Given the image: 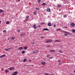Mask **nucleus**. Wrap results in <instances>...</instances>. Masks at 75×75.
Here are the masks:
<instances>
[{
  "label": "nucleus",
  "mask_w": 75,
  "mask_h": 75,
  "mask_svg": "<svg viewBox=\"0 0 75 75\" xmlns=\"http://www.w3.org/2000/svg\"><path fill=\"white\" fill-rule=\"evenodd\" d=\"M1 71H4V69L3 68L1 69Z\"/></svg>",
  "instance_id": "c9c22d12"
},
{
  "label": "nucleus",
  "mask_w": 75,
  "mask_h": 75,
  "mask_svg": "<svg viewBox=\"0 0 75 75\" xmlns=\"http://www.w3.org/2000/svg\"><path fill=\"white\" fill-rule=\"evenodd\" d=\"M47 25L49 27H51V23L50 22H49L48 23Z\"/></svg>",
  "instance_id": "6e6552de"
},
{
  "label": "nucleus",
  "mask_w": 75,
  "mask_h": 75,
  "mask_svg": "<svg viewBox=\"0 0 75 75\" xmlns=\"http://www.w3.org/2000/svg\"><path fill=\"white\" fill-rule=\"evenodd\" d=\"M5 50L6 51H8V49H5Z\"/></svg>",
  "instance_id": "c756f323"
},
{
  "label": "nucleus",
  "mask_w": 75,
  "mask_h": 75,
  "mask_svg": "<svg viewBox=\"0 0 75 75\" xmlns=\"http://www.w3.org/2000/svg\"><path fill=\"white\" fill-rule=\"evenodd\" d=\"M59 30L58 29H57V30H56V31H58Z\"/></svg>",
  "instance_id": "3c124183"
},
{
  "label": "nucleus",
  "mask_w": 75,
  "mask_h": 75,
  "mask_svg": "<svg viewBox=\"0 0 75 75\" xmlns=\"http://www.w3.org/2000/svg\"><path fill=\"white\" fill-rule=\"evenodd\" d=\"M65 28H67V27H65Z\"/></svg>",
  "instance_id": "052dcab7"
},
{
  "label": "nucleus",
  "mask_w": 75,
  "mask_h": 75,
  "mask_svg": "<svg viewBox=\"0 0 75 75\" xmlns=\"http://www.w3.org/2000/svg\"><path fill=\"white\" fill-rule=\"evenodd\" d=\"M3 33H6V30H4L3 31Z\"/></svg>",
  "instance_id": "2f4dec72"
},
{
  "label": "nucleus",
  "mask_w": 75,
  "mask_h": 75,
  "mask_svg": "<svg viewBox=\"0 0 75 75\" xmlns=\"http://www.w3.org/2000/svg\"><path fill=\"white\" fill-rule=\"evenodd\" d=\"M74 73H75V70L74 71Z\"/></svg>",
  "instance_id": "6e6d98bb"
},
{
  "label": "nucleus",
  "mask_w": 75,
  "mask_h": 75,
  "mask_svg": "<svg viewBox=\"0 0 75 75\" xmlns=\"http://www.w3.org/2000/svg\"><path fill=\"white\" fill-rule=\"evenodd\" d=\"M27 61V59H25L23 60V62H25V61Z\"/></svg>",
  "instance_id": "aec40b11"
},
{
  "label": "nucleus",
  "mask_w": 75,
  "mask_h": 75,
  "mask_svg": "<svg viewBox=\"0 0 75 75\" xmlns=\"http://www.w3.org/2000/svg\"><path fill=\"white\" fill-rule=\"evenodd\" d=\"M50 52H55V50H50Z\"/></svg>",
  "instance_id": "f3484780"
},
{
  "label": "nucleus",
  "mask_w": 75,
  "mask_h": 75,
  "mask_svg": "<svg viewBox=\"0 0 75 75\" xmlns=\"http://www.w3.org/2000/svg\"><path fill=\"white\" fill-rule=\"evenodd\" d=\"M46 11L47 12H50L51 11V9L50 8H48L46 9Z\"/></svg>",
  "instance_id": "423d86ee"
},
{
  "label": "nucleus",
  "mask_w": 75,
  "mask_h": 75,
  "mask_svg": "<svg viewBox=\"0 0 75 75\" xmlns=\"http://www.w3.org/2000/svg\"><path fill=\"white\" fill-rule=\"evenodd\" d=\"M24 48L25 50H26L27 49V47H24Z\"/></svg>",
  "instance_id": "6ab92c4d"
},
{
  "label": "nucleus",
  "mask_w": 75,
  "mask_h": 75,
  "mask_svg": "<svg viewBox=\"0 0 75 75\" xmlns=\"http://www.w3.org/2000/svg\"><path fill=\"white\" fill-rule=\"evenodd\" d=\"M3 12H4V11L3 10L0 9V13H3Z\"/></svg>",
  "instance_id": "a211bd4d"
},
{
  "label": "nucleus",
  "mask_w": 75,
  "mask_h": 75,
  "mask_svg": "<svg viewBox=\"0 0 75 75\" xmlns=\"http://www.w3.org/2000/svg\"><path fill=\"white\" fill-rule=\"evenodd\" d=\"M22 54H24L25 53V51H23L21 52Z\"/></svg>",
  "instance_id": "7c9ffc66"
},
{
  "label": "nucleus",
  "mask_w": 75,
  "mask_h": 75,
  "mask_svg": "<svg viewBox=\"0 0 75 75\" xmlns=\"http://www.w3.org/2000/svg\"><path fill=\"white\" fill-rule=\"evenodd\" d=\"M57 7H61V5H59V4H58V5H57Z\"/></svg>",
  "instance_id": "393cba45"
},
{
  "label": "nucleus",
  "mask_w": 75,
  "mask_h": 75,
  "mask_svg": "<svg viewBox=\"0 0 75 75\" xmlns=\"http://www.w3.org/2000/svg\"><path fill=\"white\" fill-rule=\"evenodd\" d=\"M45 23H44V22H43V23H41V24H42V25H43V24H45Z\"/></svg>",
  "instance_id": "e433bc0d"
},
{
  "label": "nucleus",
  "mask_w": 75,
  "mask_h": 75,
  "mask_svg": "<svg viewBox=\"0 0 75 75\" xmlns=\"http://www.w3.org/2000/svg\"><path fill=\"white\" fill-rule=\"evenodd\" d=\"M9 70H10V71H13L14 70V67H10L9 68Z\"/></svg>",
  "instance_id": "7ed1b4c3"
},
{
  "label": "nucleus",
  "mask_w": 75,
  "mask_h": 75,
  "mask_svg": "<svg viewBox=\"0 0 75 75\" xmlns=\"http://www.w3.org/2000/svg\"><path fill=\"white\" fill-rule=\"evenodd\" d=\"M18 74V71H16L13 73V74H12V75H17Z\"/></svg>",
  "instance_id": "f03ea898"
},
{
  "label": "nucleus",
  "mask_w": 75,
  "mask_h": 75,
  "mask_svg": "<svg viewBox=\"0 0 75 75\" xmlns=\"http://www.w3.org/2000/svg\"><path fill=\"white\" fill-rule=\"evenodd\" d=\"M29 62H31V60H29Z\"/></svg>",
  "instance_id": "49530a36"
},
{
  "label": "nucleus",
  "mask_w": 75,
  "mask_h": 75,
  "mask_svg": "<svg viewBox=\"0 0 75 75\" xmlns=\"http://www.w3.org/2000/svg\"><path fill=\"white\" fill-rule=\"evenodd\" d=\"M23 47H20L18 48L19 50H23Z\"/></svg>",
  "instance_id": "4468645a"
},
{
  "label": "nucleus",
  "mask_w": 75,
  "mask_h": 75,
  "mask_svg": "<svg viewBox=\"0 0 75 75\" xmlns=\"http://www.w3.org/2000/svg\"><path fill=\"white\" fill-rule=\"evenodd\" d=\"M50 55H47V57H50Z\"/></svg>",
  "instance_id": "ea45409f"
},
{
  "label": "nucleus",
  "mask_w": 75,
  "mask_h": 75,
  "mask_svg": "<svg viewBox=\"0 0 75 75\" xmlns=\"http://www.w3.org/2000/svg\"><path fill=\"white\" fill-rule=\"evenodd\" d=\"M6 57V54H4L2 55L1 56H0V58H3V57Z\"/></svg>",
  "instance_id": "9b49d317"
},
{
  "label": "nucleus",
  "mask_w": 75,
  "mask_h": 75,
  "mask_svg": "<svg viewBox=\"0 0 75 75\" xmlns=\"http://www.w3.org/2000/svg\"><path fill=\"white\" fill-rule=\"evenodd\" d=\"M38 3H41V0H38Z\"/></svg>",
  "instance_id": "5701e85b"
},
{
  "label": "nucleus",
  "mask_w": 75,
  "mask_h": 75,
  "mask_svg": "<svg viewBox=\"0 0 75 75\" xmlns=\"http://www.w3.org/2000/svg\"><path fill=\"white\" fill-rule=\"evenodd\" d=\"M44 38V37L42 36L41 37V38Z\"/></svg>",
  "instance_id": "c03bdc74"
},
{
  "label": "nucleus",
  "mask_w": 75,
  "mask_h": 75,
  "mask_svg": "<svg viewBox=\"0 0 75 75\" xmlns=\"http://www.w3.org/2000/svg\"><path fill=\"white\" fill-rule=\"evenodd\" d=\"M60 64H61V63H59V65H60Z\"/></svg>",
  "instance_id": "bf43d9fd"
},
{
  "label": "nucleus",
  "mask_w": 75,
  "mask_h": 75,
  "mask_svg": "<svg viewBox=\"0 0 75 75\" xmlns=\"http://www.w3.org/2000/svg\"><path fill=\"white\" fill-rule=\"evenodd\" d=\"M25 34V33H21V37H22V36H24Z\"/></svg>",
  "instance_id": "9d476101"
},
{
  "label": "nucleus",
  "mask_w": 75,
  "mask_h": 75,
  "mask_svg": "<svg viewBox=\"0 0 75 75\" xmlns=\"http://www.w3.org/2000/svg\"><path fill=\"white\" fill-rule=\"evenodd\" d=\"M18 1H20V0H18Z\"/></svg>",
  "instance_id": "864d4df0"
},
{
  "label": "nucleus",
  "mask_w": 75,
  "mask_h": 75,
  "mask_svg": "<svg viewBox=\"0 0 75 75\" xmlns=\"http://www.w3.org/2000/svg\"><path fill=\"white\" fill-rule=\"evenodd\" d=\"M64 33H65V34H68V35H71V33L69 32H68L64 31Z\"/></svg>",
  "instance_id": "20e7f679"
},
{
  "label": "nucleus",
  "mask_w": 75,
  "mask_h": 75,
  "mask_svg": "<svg viewBox=\"0 0 75 75\" xmlns=\"http://www.w3.org/2000/svg\"><path fill=\"white\" fill-rule=\"evenodd\" d=\"M70 25H71V27H74L75 25V23H70Z\"/></svg>",
  "instance_id": "39448f33"
},
{
  "label": "nucleus",
  "mask_w": 75,
  "mask_h": 75,
  "mask_svg": "<svg viewBox=\"0 0 75 75\" xmlns=\"http://www.w3.org/2000/svg\"><path fill=\"white\" fill-rule=\"evenodd\" d=\"M11 50V48H8V50Z\"/></svg>",
  "instance_id": "58836bf2"
},
{
  "label": "nucleus",
  "mask_w": 75,
  "mask_h": 75,
  "mask_svg": "<svg viewBox=\"0 0 75 75\" xmlns=\"http://www.w3.org/2000/svg\"><path fill=\"white\" fill-rule=\"evenodd\" d=\"M64 35H65V36H67V34H64Z\"/></svg>",
  "instance_id": "79ce46f5"
},
{
  "label": "nucleus",
  "mask_w": 75,
  "mask_h": 75,
  "mask_svg": "<svg viewBox=\"0 0 75 75\" xmlns=\"http://www.w3.org/2000/svg\"><path fill=\"white\" fill-rule=\"evenodd\" d=\"M41 64L43 65H45L46 63L45 62H41Z\"/></svg>",
  "instance_id": "f8f14e48"
},
{
  "label": "nucleus",
  "mask_w": 75,
  "mask_h": 75,
  "mask_svg": "<svg viewBox=\"0 0 75 75\" xmlns=\"http://www.w3.org/2000/svg\"><path fill=\"white\" fill-rule=\"evenodd\" d=\"M35 9L37 10H40L39 8H36Z\"/></svg>",
  "instance_id": "c85d7f7f"
},
{
  "label": "nucleus",
  "mask_w": 75,
  "mask_h": 75,
  "mask_svg": "<svg viewBox=\"0 0 75 75\" xmlns=\"http://www.w3.org/2000/svg\"><path fill=\"white\" fill-rule=\"evenodd\" d=\"M5 72L6 74H7V72H9V71L7 70H5Z\"/></svg>",
  "instance_id": "2eb2a0df"
},
{
  "label": "nucleus",
  "mask_w": 75,
  "mask_h": 75,
  "mask_svg": "<svg viewBox=\"0 0 75 75\" xmlns=\"http://www.w3.org/2000/svg\"><path fill=\"white\" fill-rule=\"evenodd\" d=\"M54 42H61L59 41V40H57L54 41Z\"/></svg>",
  "instance_id": "ddd939ff"
},
{
  "label": "nucleus",
  "mask_w": 75,
  "mask_h": 75,
  "mask_svg": "<svg viewBox=\"0 0 75 75\" xmlns=\"http://www.w3.org/2000/svg\"><path fill=\"white\" fill-rule=\"evenodd\" d=\"M59 52H60V53H63V51H61V50H59Z\"/></svg>",
  "instance_id": "bb28decb"
},
{
  "label": "nucleus",
  "mask_w": 75,
  "mask_h": 75,
  "mask_svg": "<svg viewBox=\"0 0 75 75\" xmlns=\"http://www.w3.org/2000/svg\"><path fill=\"white\" fill-rule=\"evenodd\" d=\"M50 75H55V74H50Z\"/></svg>",
  "instance_id": "de8ad7c7"
},
{
  "label": "nucleus",
  "mask_w": 75,
  "mask_h": 75,
  "mask_svg": "<svg viewBox=\"0 0 75 75\" xmlns=\"http://www.w3.org/2000/svg\"><path fill=\"white\" fill-rule=\"evenodd\" d=\"M32 44H35V42H33L32 43Z\"/></svg>",
  "instance_id": "37998d69"
},
{
  "label": "nucleus",
  "mask_w": 75,
  "mask_h": 75,
  "mask_svg": "<svg viewBox=\"0 0 75 75\" xmlns=\"http://www.w3.org/2000/svg\"><path fill=\"white\" fill-rule=\"evenodd\" d=\"M33 27L35 28V29H36L37 27H38V26H36V25L35 24L33 26Z\"/></svg>",
  "instance_id": "1a4fd4ad"
},
{
  "label": "nucleus",
  "mask_w": 75,
  "mask_h": 75,
  "mask_svg": "<svg viewBox=\"0 0 75 75\" xmlns=\"http://www.w3.org/2000/svg\"><path fill=\"white\" fill-rule=\"evenodd\" d=\"M52 58H54L53 57H50L49 58V59H52Z\"/></svg>",
  "instance_id": "72a5a7b5"
},
{
  "label": "nucleus",
  "mask_w": 75,
  "mask_h": 75,
  "mask_svg": "<svg viewBox=\"0 0 75 75\" xmlns=\"http://www.w3.org/2000/svg\"><path fill=\"white\" fill-rule=\"evenodd\" d=\"M29 17H30L29 16H26V20H28V18H29Z\"/></svg>",
  "instance_id": "412c9836"
},
{
  "label": "nucleus",
  "mask_w": 75,
  "mask_h": 75,
  "mask_svg": "<svg viewBox=\"0 0 75 75\" xmlns=\"http://www.w3.org/2000/svg\"><path fill=\"white\" fill-rule=\"evenodd\" d=\"M20 31H21V30H17V32H20Z\"/></svg>",
  "instance_id": "f704fd0d"
},
{
  "label": "nucleus",
  "mask_w": 75,
  "mask_h": 75,
  "mask_svg": "<svg viewBox=\"0 0 75 75\" xmlns=\"http://www.w3.org/2000/svg\"><path fill=\"white\" fill-rule=\"evenodd\" d=\"M45 75H49V74H48V73H46L45 74Z\"/></svg>",
  "instance_id": "473e14b6"
},
{
  "label": "nucleus",
  "mask_w": 75,
  "mask_h": 75,
  "mask_svg": "<svg viewBox=\"0 0 75 75\" xmlns=\"http://www.w3.org/2000/svg\"><path fill=\"white\" fill-rule=\"evenodd\" d=\"M71 75H74V74H71Z\"/></svg>",
  "instance_id": "603ef678"
},
{
  "label": "nucleus",
  "mask_w": 75,
  "mask_h": 75,
  "mask_svg": "<svg viewBox=\"0 0 75 75\" xmlns=\"http://www.w3.org/2000/svg\"><path fill=\"white\" fill-rule=\"evenodd\" d=\"M38 52V51L37 50H35L33 52V53H37Z\"/></svg>",
  "instance_id": "dca6fc26"
},
{
  "label": "nucleus",
  "mask_w": 75,
  "mask_h": 75,
  "mask_svg": "<svg viewBox=\"0 0 75 75\" xmlns=\"http://www.w3.org/2000/svg\"><path fill=\"white\" fill-rule=\"evenodd\" d=\"M50 47V46H47V47Z\"/></svg>",
  "instance_id": "8fccbe9b"
},
{
  "label": "nucleus",
  "mask_w": 75,
  "mask_h": 75,
  "mask_svg": "<svg viewBox=\"0 0 75 75\" xmlns=\"http://www.w3.org/2000/svg\"><path fill=\"white\" fill-rule=\"evenodd\" d=\"M58 29L59 30H61V29L60 28H58Z\"/></svg>",
  "instance_id": "09e8293b"
},
{
  "label": "nucleus",
  "mask_w": 75,
  "mask_h": 75,
  "mask_svg": "<svg viewBox=\"0 0 75 75\" xmlns=\"http://www.w3.org/2000/svg\"><path fill=\"white\" fill-rule=\"evenodd\" d=\"M33 14L34 15H36L37 14V12H34Z\"/></svg>",
  "instance_id": "4be33fe9"
},
{
  "label": "nucleus",
  "mask_w": 75,
  "mask_h": 75,
  "mask_svg": "<svg viewBox=\"0 0 75 75\" xmlns=\"http://www.w3.org/2000/svg\"><path fill=\"white\" fill-rule=\"evenodd\" d=\"M42 6H45L46 5V4L45 3H43L42 4Z\"/></svg>",
  "instance_id": "cd10ccee"
},
{
  "label": "nucleus",
  "mask_w": 75,
  "mask_h": 75,
  "mask_svg": "<svg viewBox=\"0 0 75 75\" xmlns=\"http://www.w3.org/2000/svg\"><path fill=\"white\" fill-rule=\"evenodd\" d=\"M52 40L50 39L46 41V43H49L50 42H52Z\"/></svg>",
  "instance_id": "f257e3e1"
},
{
  "label": "nucleus",
  "mask_w": 75,
  "mask_h": 75,
  "mask_svg": "<svg viewBox=\"0 0 75 75\" xmlns=\"http://www.w3.org/2000/svg\"><path fill=\"white\" fill-rule=\"evenodd\" d=\"M1 23V21H0V23Z\"/></svg>",
  "instance_id": "5fc2aeb1"
},
{
  "label": "nucleus",
  "mask_w": 75,
  "mask_h": 75,
  "mask_svg": "<svg viewBox=\"0 0 75 75\" xmlns=\"http://www.w3.org/2000/svg\"><path fill=\"white\" fill-rule=\"evenodd\" d=\"M43 31H49V29L47 28H45L43 29Z\"/></svg>",
  "instance_id": "0eeeda50"
},
{
  "label": "nucleus",
  "mask_w": 75,
  "mask_h": 75,
  "mask_svg": "<svg viewBox=\"0 0 75 75\" xmlns=\"http://www.w3.org/2000/svg\"><path fill=\"white\" fill-rule=\"evenodd\" d=\"M56 24H54V27H56Z\"/></svg>",
  "instance_id": "a19ab883"
},
{
  "label": "nucleus",
  "mask_w": 75,
  "mask_h": 75,
  "mask_svg": "<svg viewBox=\"0 0 75 75\" xmlns=\"http://www.w3.org/2000/svg\"><path fill=\"white\" fill-rule=\"evenodd\" d=\"M72 32L75 33V29H72Z\"/></svg>",
  "instance_id": "a878e982"
},
{
  "label": "nucleus",
  "mask_w": 75,
  "mask_h": 75,
  "mask_svg": "<svg viewBox=\"0 0 75 75\" xmlns=\"http://www.w3.org/2000/svg\"><path fill=\"white\" fill-rule=\"evenodd\" d=\"M11 38L12 40H14V39H15V38H14V37L13 38Z\"/></svg>",
  "instance_id": "4c0bfd02"
},
{
  "label": "nucleus",
  "mask_w": 75,
  "mask_h": 75,
  "mask_svg": "<svg viewBox=\"0 0 75 75\" xmlns=\"http://www.w3.org/2000/svg\"><path fill=\"white\" fill-rule=\"evenodd\" d=\"M58 62H60V61H59V60H58Z\"/></svg>",
  "instance_id": "4d7b16f0"
},
{
  "label": "nucleus",
  "mask_w": 75,
  "mask_h": 75,
  "mask_svg": "<svg viewBox=\"0 0 75 75\" xmlns=\"http://www.w3.org/2000/svg\"><path fill=\"white\" fill-rule=\"evenodd\" d=\"M66 17V16H64V17Z\"/></svg>",
  "instance_id": "13d9d810"
},
{
  "label": "nucleus",
  "mask_w": 75,
  "mask_h": 75,
  "mask_svg": "<svg viewBox=\"0 0 75 75\" xmlns=\"http://www.w3.org/2000/svg\"><path fill=\"white\" fill-rule=\"evenodd\" d=\"M6 24H10V22L8 21H7Z\"/></svg>",
  "instance_id": "b1692460"
},
{
  "label": "nucleus",
  "mask_w": 75,
  "mask_h": 75,
  "mask_svg": "<svg viewBox=\"0 0 75 75\" xmlns=\"http://www.w3.org/2000/svg\"><path fill=\"white\" fill-rule=\"evenodd\" d=\"M38 27L40 28V25H38Z\"/></svg>",
  "instance_id": "a18cd8bd"
}]
</instances>
